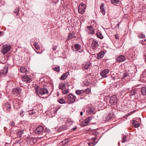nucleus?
<instances>
[{"label":"nucleus","instance_id":"f257e3e1","mask_svg":"<svg viewBox=\"0 0 146 146\" xmlns=\"http://www.w3.org/2000/svg\"><path fill=\"white\" fill-rule=\"evenodd\" d=\"M35 93L39 96H42L43 95H48V91L47 88L44 87L41 88L37 86L35 87Z\"/></svg>","mask_w":146,"mask_h":146},{"label":"nucleus","instance_id":"f03ea898","mask_svg":"<svg viewBox=\"0 0 146 146\" xmlns=\"http://www.w3.org/2000/svg\"><path fill=\"white\" fill-rule=\"evenodd\" d=\"M117 99L116 95H113L110 98V102L111 104V108L115 109L117 108Z\"/></svg>","mask_w":146,"mask_h":146},{"label":"nucleus","instance_id":"7ed1b4c3","mask_svg":"<svg viewBox=\"0 0 146 146\" xmlns=\"http://www.w3.org/2000/svg\"><path fill=\"white\" fill-rule=\"evenodd\" d=\"M65 98L67 103L72 104L75 102L76 97L72 94H70L69 95L66 96Z\"/></svg>","mask_w":146,"mask_h":146},{"label":"nucleus","instance_id":"20e7f679","mask_svg":"<svg viewBox=\"0 0 146 146\" xmlns=\"http://www.w3.org/2000/svg\"><path fill=\"white\" fill-rule=\"evenodd\" d=\"M86 5L85 4L83 3L80 4L78 8V11L79 13L83 14L85 12V10L86 8Z\"/></svg>","mask_w":146,"mask_h":146},{"label":"nucleus","instance_id":"39448f33","mask_svg":"<svg viewBox=\"0 0 146 146\" xmlns=\"http://www.w3.org/2000/svg\"><path fill=\"white\" fill-rule=\"evenodd\" d=\"M11 46L9 45H3L1 49V52L4 54H6L10 49Z\"/></svg>","mask_w":146,"mask_h":146},{"label":"nucleus","instance_id":"423d86ee","mask_svg":"<svg viewBox=\"0 0 146 146\" xmlns=\"http://www.w3.org/2000/svg\"><path fill=\"white\" fill-rule=\"evenodd\" d=\"M21 78L22 80L23 81L26 82L27 83L30 82L32 81V79L31 78L30 76H28V75L21 76Z\"/></svg>","mask_w":146,"mask_h":146},{"label":"nucleus","instance_id":"0eeeda50","mask_svg":"<svg viewBox=\"0 0 146 146\" xmlns=\"http://www.w3.org/2000/svg\"><path fill=\"white\" fill-rule=\"evenodd\" d=\"M3 109L5 111H10L11 108L10 103L8 102H7L3 106Z\"/></svg>","mask_w":146,"mask_h":146},{"label":"nucleus","instance_id":"6e6552de","mask_svg":"<svg viewBox=\"0 0 146 146\" xmlns=\"http://www.w3.org/2000/svg\"><path fill=\"white\" fill-rule=\"evenodd\" d=\"M92 117H88L86 118L84 120V122L81 123V126H85L90 123L92 119Z\"/></svg>","mask_w":146,"mask_h":146},{"label":"nucleus","instance_id":"1a4fd4ad","mask_svg":"<svg viewBox=\"0 0 146 146\" xmlns=\"http://www.w3.org/2000/svg\"><path fill=\"white\" fill-rule=\"evenodd\" d=\"M58 121L60 120L61 121H64L65 124L68 125H71L72 123V122L71 121L70 119L69 118H61L60 119H58Z\"/></svg>","mask_w":146,"mask_h":146},{"label":"nucleus","instance_id":"9d476101","mask_svg":"<svg viewBox=\"0 0 146 146\" xmlns=\"http://www.w3.org/2000/svg\"><path fill=\"white\" fill-rule=\"evenodd\" d=\"M13 104L14 107L15 108L17 109L20 108L21 107L20 102L18 100H14Z\"/></svg>","mask_w":146,"mask_h":146},{"label":"nucleus","instance_id":"9b49d317","mask_svg":"<svg viewBox=\"0 0 146 146\" xmlns=\"http://www.w3.org/2000/svg\"><path fill=\"white\" fill-rule=\"evenodd\" d=\"M44 130V128L42 126H40L37 127L35 130V133L37 134L41 133Z\"/></svg>","mask_w":146,"mask_h":146},{"label":"nucleus","instance_id":"f8f14e48","mask_svg":"<svg viewBox=\"0 0 146 146\" xmlns=\"http://www.w3.org/2000/svg\"><path fill=\"white\" fill-rule=\"evenodd\" d=\"M126 60V57L123 55H120L116 58V60L117 62H123Z\"/></svg>","mask_w":146,"mask_h":146},{"label":"nucleus","instance_id":"ddd939ff","mask_svg":"<svg viewBox=\"0 0 146 146\" xmlns=\"http://www.w3.org/2000/svg\"><path fill=\"white\" fill-rule=\"evenodd\" d=\"M91 65V63L89 61H86L82 65V68L84 69H88Z\"/></svg>","mask_w":146,"mask_h":146},{"label":"nucleus","instance_id":"4468645a","mask_svg":"<svg viewBox=\"0 0 146 146\" xmlns=\"http://www.w3.org/2000/svg\"><path fill=\"white\" fill-rule=\"evenodd\" d=\"M140 120L139 119L133 120L132 125L135 128L138 127L140 125Z\"/></svg>","mask_w":146,"mask_h":146},{"label":"nucleus","instance_id":"2eb2a0df","mask_svg":"<svg viewBox=\"0 0 146 146\" xmlns=\"http://www.w3.org/2000/svg\"><path fill=\"white\" fill-rule=\"evenodd\" d=\"M109 72V70L108 69H106L101 72L100 75L102 77L106 78L107 77V74H108Z\"/></svg>","mask_w":146,"mask_h":146},{"label":"nucleus","instance_id":"dca6fc26","mask_svg":"<svg viewBox=\"0 0 146 146\" xmlns=\"http://www.w3.org/2000/svg\"><path fill=\"white\" fill-rule=\"evenodd\" d=\"M21 91V90L20 88L17 87L13 88L12 91L14 94L17 95L20 94Z\"/></svg>","mask_w":146,"mask_h":146},{"label":"nucleus","instance_id":"f3484780","mask_svg":"<svg viewBox=\"0 0 146 146\" xmlns=\"http://www.w3.org/2000/svg\"><path fill=\"white\" fill-rule=\"evenodd\" d=\"M91 141L92 142H89L88 143V145L89 146H91L92 145L94 144L91 146H93L97 143L98 141V139L96 137H95L94 138H92Z\"/></svg>","mask_w":146,"mask_h":146},{"label":"nucleus","instance_id":"a211bd4d","mask_svg":"<svg viewBox=\"0 0 146 146\" xmlns=\"http://www.w3.org/2000/svg\"><path fill=\"white\" fill-rule=\"evenodd\" d=\"M8 68L7 67H4L3 70L0 71V76L5 75L7 74L8 71Z\"/></svg>","mask_w":146,"mask_h":146},{"label":"nucleus","instance_id":"6ab92c4d","mask_svg":"<svg viewBox=\"0 0 146 146\" xmlns=\"http://www.w3.org/2000/svg\"><path fill=\"white\" fill-rule=\"evenodd\" d=\"M104 4L102 3L100 6V12L102 13L103 15H105L106 13V11L104 8Z\"/></svg>","mask_w":146,"mask_h":146},{"label":"nucleus","instance_id":"aec40b11","mask_svg":"<svg viewBox=\"0 0 146 146\" xmlns=\"http://www.w3.org/2000/svg\"><path fill=\"white\" fill-rule=\"evenodd\" d=\"M88 33L90 34H94V30L91 26H87Z\"/></svg>","mask_w":146,"mask_h":146},{"label":"nucleus","instance_id":"412c9836","mask_svg":"<svg viewBox=\"0 0 146 146\" xmlns=\"http://www.w3.org/2000/svg\"><path fill=\"white\" fill-rule=\"evenodd\" d=\"M69 141L67 139H65L59 143L60 146H64L66 145L68 143Z\"/></svg>","mask_w":146,"mask_h":146},{"label":"nucleus","instance_id":"4be33fe9","mask_svg":"<svg viewBox=\"0 0 146 146\" xmlns=\"http://www.w3.org/2000/svg\"><path fill=\"white\" fill-rule=\"evenodd\" d=\"M92 46L93 48H95L98 46V42L95 40H93L92 43Z\"/></svg>","mask_w":146,"mask_h":146},{"label":"nucleus","instance_id":"5701e85b","mask_svg":"<svg viewBox=\"0 0 146 146\" xmlns=\"http://www.w3.org/2000/svg\"><path fill=\"white\" fill-rule=\"evenodd\" d=\"M104 55V52L103 51H102L97 54V58L99 59L102 58Z\"/></svg>","mask_w":146,"mask_h":146},{"label":"nucleus","instance_id":"b1692460","mask_svg":"<svg viewBox=\"0 0 146 146\" xmlns=\"http://www.w3.org/2000/svg\"><path fill=\"white\" fill-rule=\"evenodd\" d=\"M95 109L94 107H89L88 108V112L89 114H92L95 111Z\"/></svg>","mask_w":146,"mask_h":146},{"label":"nucleus","instance_id":"393cba45","mask_svg":"<svg viewBox=\"0 0 146 146\" xmlns=\"http://www.w3.org/2000/svg\"><path fill=\"white\" fill-rule=\"evenodd\" d=\"M69 74V72L68 71L66 72L64 74H63L61 77V80H65Z\"/></svg>","mask_w":146,"mask_h":146},{"label":"nucleus","instance_id":"a878e982","mask_svg":"<svg viewBox=\"0 0 146 146\" xmlns=\"http://www.w3.org/2000/svg\"><path fill=\"white\" fill-rule=\"evenodd\" d=\"M114 115V113H109L108 115L106 117L105 120H109L111 119L112 117Z\"/></svg>","mask_w":146,"mask_h":146},{"label":"nucleus","instance_id":"bb28decb","mask_svg":"<svg viewBox=\"0 0 146 146\" xmlns=\"http://www.w3.org/2000/svg\"><path fill=\"white\" fill-rule=\"evenodd\" d=\"M140 78L141 79L143 80H146V70H145L142 73V74Z\"/></svg>","mask_w":146,"mask_h":146},{"label":"nucleus","instance_id":"cd10ccee","mask_svg":"<svg viewBox=\"0 0 146 146\" xmlns=\"http://www.w3.org/2000/svg\"><path fill=\"white\" fill-rule=\"evenodd\" d=\"M67 128V126L66 125H63L59 127L58 131V132H60L66 129Z\"/></svg>","mask_w":146,"mask_h":146},{"label":"nucleus","instance_id":"c85d7f7f","mask_svg":"<svg viewBox=\"0 0 146 146\" xmlns=\"http://www.w3.org/2000/svg\"><path fill=\"white\" fill-rule=\"evenodd\" d=\"M24 131L23 130H19L17 132V137H20L22 136L23 134L24 133Z\"/></svg>","mask_w":146,"mask_h":146},{"label":"nucleus","instance_id":"c756f323","mask_svg":"<svg viewBox=\"0 0 146 146\" xmlns=\"http://www.w3.org/2000/svg\"><path fill=\"white\" fill-rule=\"evenodd\" d=\"M96 35L97 37L100 39H102L104 37L101 32L99 31H97Z\"/></svg>","mask_w":146,"mask_h":146},{"label":"nucleus","instance_id":"7c9ffc66","mask_svg":"<svg viewBox=\"0 0 146 146\" xmlns=\"http://www.w3.org/2000/svg\"><path fill=\"white\" fill-rule=\"evenodd\" d=\"M141 92L143 96H145L146 95V87H143L141 88Z\"/></svg>","mask_w":146,"mask_h":146},{"label":"nucleus","instance_id":"2f4dec72","mask_svg":"<svg viewBox=\"0 0 146 146\" xmlns=\"http://www.w3.org/2000/svg\"><path fill=\"white\" fill-rule=\"evenodd\" d=\"M81 47V45L78 44H76L74 45V48L77 51L80 50Z\"/></svg>","mask_w":146,"mask_h":146},{"label":"nucleus","instance_id":"473e14b6","mask_svg":"<svg viewBox=\"0 0 146 146\" xmlns=\"http://www.w3.org/2000/svg\"><path fill=\"white\" fill-rule=\"evenodd\" d=\"M19 70L20 71L23 73H26L27 72V69L25 67H22L20 68Z\"/></svg>","mask_w":146,"mask_h":146},{"label":"nucleus","instance_id":"72a5a7b5","mask_svg":"<svg viewBox=\"0 0 146 146\" xmlns=\"http://www.w3.org/2000/svg\"><path fill=\"white\" fill-rule=\"evenodd\" d=\"M111 2L112 4L116 5L119 4V0H111Z\"/></svg>","mask_w":146,"mask_h":146},{"label":"nucleus","instance_id":"f704fd0d","mask_svg":"<svg viewBox=\"0 0 146 146\" xmlns=\"http://www.w3.org/2000/svg\"><path fill=\"white\" fill-rule=\"evenodd\" d=\"M137 92V89H133L131 90L130 93V95L133 96L135 95Z\"/></svg>","mask_w":146,"mask_h":146},{"label":"nucleus","instance_id":"c9c22d12","mask_svg":"<svg viewBox=\"0 0 146 146\" xmlns=\"http://www.w3.org/2000/svg\"><path fill=\"white\" fill-rule=\"evenodd\" d=\"M66 86L64 83H62L59 85V88L60 89L63 90L65 88Z\"/></svg>","mask_w":146,"mask_h":146},{"label":"nucleus","instance_id":"e433bc0d","mask_svg":"<svg viewBox=\"0 0 146 146\" xmlns=\"http://www.w3.org/2000/svg\"><path fill=\"white\" fill-rule=\"evenodd\" d=\"M137 36L139 38H145V35L142 33H138Z\"/></svg>","mask_w":146,"mask_h":146},{"label":"nucleus","instance_id":"4c0bfd02","mask_svg":"<svg viewBox=\"0 0 146 146\" xmlns=\"http://www.w3.org/2000/svg\"><path fill=\"white\" fill-rule=\"evenodd\" d=\"M58 102L60 104H62L66 103L65 100L62 98H60L58 100Z\"/></svg>","mask_w":146,"mask_h":146},{"label":"nucleus","instance_id":"58836bf2","mask_svg":"<svg viewBox=\"0 0 146 146\" xmlns=\"http://www.w3.org/2000/svg\"><path fill=\"white\" fill-rule=\"evenodd\" d=\"M84 93V90H77L76 91V94L78 95H80L81 93Z\"/></svg>","mask_w":146,"mask_h":146},{"label":"nucleus","instance_id":"ea45409f","mask_svg":"<svg viewBox=\"0 0 146 146\" xmlns=\"http://www.w3.org/2000/svg\"><path fill=\"white\" fill-rule=\"evenodd\" d=\"M34 45L36 49L37 50L40 49V46L36 42H35L34 43Z\"/></svg>","mask_w":146,"mask_h":146},{"label":"nucleus","instance_id":"a19ab883","mask_svg":"<svg viewBox=\"0 0 146 146\" xmlns=\"http://www.w3.org/2000/svg\"><path fill=\"white\" fill-rule=\"evenodd\" d=\"M53 70L57 72H59L60 70V66L55 67L54 68H53Z\"/></svg>","mask_w":146,"mask_h":146},{"label":"nucleus","instance_id":"79ce46f5","mask_svg":"<svg viewBox=\"0 0 146 146\" xmlns=\"http://www.w3.org/2000/svg\"><path fill=\"white\" fill-rule=\"evenodd\" d=\"M126 136L124 135H123L122 137V140L121 141L122 143H124L126 141Z\"/></svg>","mask_w":146,"mask_h":146},{"label":"nucleus","instance_id":"37998d69","mask_svg":"<svg viewBox=\"0 0 146 146\" xmlns=\"http://www.w3.org/2000/svg\"><path fill=\"white\" fill-rule=\"evenodd\" d=\"M89 84V82L88 81H84L83 82V85L84 86H88Z\"/></svg>","mask_w":146,"mask_h":146},{"label":"nucleus","instance_id":"c03bdc74","mask_svg":"<svg viewBox=\"0 0 146 146\" xmlns=\"http://www.w3.org/2000/svg\"><path fill=\"white\" fill-rule=\"evenodd\" d=\"M19 8H17L15 9V11H14V13L15 14L17 15H18L19 13Z\"/></svg>","mask_w":146,"mask_h":146},{"label":"nucleus","instance_id":"a18cd8bd","mask_svg":"<svg viewBox=\"0 0 146 146\" xmlns=\"http://www.w3.org/2000/svg\"><path fill=\"white\" fill-rule=\"evenodd\" d=\"M69 90L68 89H65L62 91V93L63 94H66L68 93Z\"/></svg>","mask_w":146,"mask_h":146},{"label":"nucleus","instance_id":"49530a36","mask_svg":"<svg viewBox=\"0 0 146 146\" xmlns=\"http://www.w3.org/2000/svg\"><path fill=\"white\" fill-rule=\"evenodd\" d=\"M72 37H74V36H72V34H70L68 36V37L67 39V40H69Z\"/></svg>","mask_w":146,"mask_h":146},{"label":"nucleus","instance_id":"de8ad7c7","mask_svg":"<svg viewBox=\"0 0 146 146\" xmlns=\"http://www.w3.org/2000/svg\"><path fill=\"white\" fill-rule=\"evenodd\" d=\"M36 113L35 111L34 110L30 111L29 112V115H34Z\"/></svg>","mask_w":146,"mask_h":146},{"label":"nucleus","instance_id":"09e8293b","mask_svg":"<svg viewBox=\"0 0 146 146\" xmlns=\"http://www.w3.org/2000/svg\"><path fill=\"white\" fill-rule=\"evenodd\" d=\"M90 89L88 88L86 89L85 91L84 90V92H85L86 94H88L90 91Z\"/></svg>","mask_w":146,"mask_h":146},{"label":"nucleus","instance_id":"8fccbe9b","mask_svg":"<svg viewBox=\"0 0 146 146\" xmlns=\"http://www.w3.org/2000/svg\"><path fill=\"white\" fill-rule=\"evenodd\" d=\"M29 140L31 141H32L33 142V143H35V141L36 142V139L34 138H32L31 139H28V141Z\"/></svg>","mask_w":146,"mask_h":146},{"label":"nucleus","instance_id":"3c124183","mask_svg":"<svg viewBox=\"0 0 146 146\" xmlns=\"http://www.w3.org/2000/svg\"><path fill=\"white\" fill-rule=\"evenodd\" d=\"M128 74L127 73H125L123 77V78L124 79L126 77H127L128 76Z\"/></svg>","mask_w":146,"mask_h":146},{"label":"nucleus","instance_id":"603ef678","mask_svg":"<svg viewBox=\"0 0 146 146\" xmlns=\"http://www.w3.org/2000/svg\"><path fill=\"white\" fill-rule=\"evenodd\" d=\"M144 40H140V42L143 45H146V43H145Z\"/></svg>","mask_w":146,"mask_h":146},{"label":"nucleus","instance_id":"864d4df0","mask_svg":"<svg viewBox=\"0 0 146 146\" xmlns=\"http://www.w3.org/2000/svg\"><path fill=\"white\" fill-rule=\"evenodd\" d=\"M57 48V46H54L53 47L52 49L53 50L55 51L56 50Z\"/></svg>","mask_w":146,"mask_h":146},{"label":"nucleus","instance_id":"5fc2aeb1","mask_svg":"<svg viewBox=\"0 0 146 146\" xmlns=\"http://www.w3.org/2000/svg\"><path fill=\"white\" fill-rule=\"evenodd\" d=\"M134 111H131V112L129 113L128 114V115H129V116L130 115L132 114L133 113H134Z\"/></svg>","mask_w":146,"mask_h":146},{"label":"nucleus","instance_id":"6e6d98bb","mask_svg":"<svg viewBox=\"0 0 146 146\" xmlns=\"http://www.w3.org/2000/svg\"><path fill=\"white\" fill-rule=\"evenodd\" d=\"M11 125L12 126H14L15 125V123L13 121L11 123Z\"/></svg>","mask_w":146,"mask_h":146},{"label":"nucleus","instance_id":"4d7b16f0","mask_svg":"<svg viewBox=\"0 0 146 146\" xmlns=\"http://www.w3.org/2000/svg\"><path fill=\"white\" fill-rule=\"evenodd\" d=\"M77 128V127H74L72 129V130L73 131H75L76 130Z\"/></svg>","mask_w":146,"mask_h":146},{"label":"nucleus","instance_id":"13d9d810","mask_svg":"<svg viewBox=\"0 0 146 146\" xmlns=\"http://www.w3.org/2000/svg\"><path fill=\"white\" fill-rule=\"evenodd\" d=\"M55 3H57L59 0H52Z\"/></svg>","mask_w":146,"mask_h":146},{"label":"nucleus","instance_id":"bf43d9fd","mask_svg":"<svg viewBox=\"0 0 146 146\" xmlns=\"http://www.w3.org/2000/svg\"><path fill=\"white\" fill-rule=\"evenodd\" d=\"M23 110H21L20 112V115H22V114H23Z\"/></svg>","mask_w":146,"mask_h":146},{"label":"nucleus","instance_id":"052dcab7","mask_svg":"<svg viewBox=\"0 0 146 146\" xmlns=\"http://www.w3.org/2000/svg\"><path fill=\"white\" fill-rule=\"evenodd\" d=\"M129 116V115H128V114L127 113V114L125 115L124 116V117H125V118H126V117H128Z\"/></svg>","mask_w":146,"mask_h":146},{"label":"nucleus","instance_id":"680f3d73","mask_svg":"<svg viewBox=\"0 0 146 146\" xmlns=\"http://www.w3.org/2000/svg\"><path fill=\"white\" fill-rule=\"evenodd\" d=\"M144 58L145 59V61L146 63V54L144 55Z\"/></svg>","mask_w":146,"mask_h":146},{"label":"nucleus","instance_id":"e2e57ef3","mask_svg":"<svg viewBox=\"0 0 146 146\" xmlns=\"http://www.w3.org/2000/svg\"><path fill=\"white\" fill-rule=\"evenodd\" d=\"M3 33L1 31H0V35H2L3 34Z\"/></svg>","mask_w":146,"mask_h":146},{"label":"nucleus","instance_id":"0e129e2a","mask_svg":"<svg viewBox=\"0 0 146 146\" xmlns=\"http://www.w3.org/2000/svg\"><path fill=\"white\" fill-rule=\"evenodd\" d=\"M119 23H118L117 25H116V27H117V26L119 28Z\"/></svg>","mask_w":146,"mask_h":146},{"label":"nucleus","instance_id":"69168bd1","mask_svg":"<svg viewBox=\"0 0 146 146\" xmlns=\"http://www.w3.org/2000/svg\"><path fill=\"white\" fill-rule=\"evenodd\" d=\"M80 114L81 115H82L83 114V113L82 111L80 112Z\"/></svg>","mask_w":146,"mask_h":146},{"label":"nucleus","instance_id":"338daca9","mask_svg":"<svg viewBox=\"0 0 146 146\" xmlns=\"http://www.w3.org/2000/svg\"><path fill=\"white\" fill-rule=\"evenodd\" d=\"M117 37L116 36H115V38L116 39H117Z\"/></svg>","mask_w":146,"mask_h":146}]
</instances>
